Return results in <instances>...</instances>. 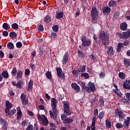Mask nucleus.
Returning a JSON list of instances; mask_svg holds the SVG:
<instances>
[{
	"label": "nucleus",
	"mask_w": 130,
	"mask_h": 130,
	"mask_svg": "<svg viewBox=\"0 0 130 130\" xmlns=\"http://www.w3.org/2000/svg\"><path fill=\"white\" fill-rule=\"evenodd\" d=\"M95 123H96V117H94L92 118V124L90 126L91 130H94L95 129Z\"/></svg>",
	"instance_id": "15"
},
{
	"label": "nucleus",
	"mask_w": 130,
	"mask_h": 130,
	"mask_svg": "<svg viewBox=\"0 0 130 130\" xmlns=\"http://www.w3.org/2000/svg\"><path fill=\"white\" fill-rule=\"evenodd\" d=\"M104 114H105V112H101L99 114V118L100 119H102V118H103L104 117Z\"/></svg>",
	"instance_id": "44"
},
{
	"label": "nucleus",
	"mask_w": 130,
	"mask_h": 130,
	"mask_svg": "<svg viewBox=\"0 0 130 130\" xmlns=\"http://www.w3.org/2000/svg\"><path fill=\"white\" fill-rule=\"evenodd\" d=\"M25 76H28V75H30V70H29V69L25 70Z\"/></svg>",
	"instance_id": "60"
},
{
	"label": "nucleus",
	"mask_w": 130,
	"mask_h": 130,
	"mask_svg": "<svg viewBox=\"0 0 130 130\" xmlns=\"http://www.w3.org/2000/svg\"><path fill=\"white\" fill-rule=\"evenodd\" d=\"M16 112H17V110L15 109H13L9 113V115H14Z\"/></svg>",
	"instance_id": "49"
},
{
	"label": "nucleus",
	"mask_w": 130,
	"mask_h": 130,
	"mask_svg": "<svg viewBox=\"0 0 130 130\" xmlns=\"http://www.w3.org/2000/svg\"><path fill=\"white\" fill-rule=\"evenodd\" d=\"M42 124H43V125H44L45 126H47V125H48V123H49V122H48V119H47V118H45L42 121Z\"/></svg>",
	"instance_id": "25"
},
{
	"label": "nucleus",
	"mask_w": 130,
	"mask_h": 130,
	"mask_svg": "<svg viewBox=\"0 0 130 130\" xmlns=\"http://www.w3.org/2000/svg\"><path fill=\"white\" fill-rule=\"evenodd\" d=\"M2 76L5 79H8V78H9V73H8V71H3L2 72Z\"/></svg>",
	"instance_id": "29"
},
{
	"label": "nucleus",
	"mask_w": 130,
	"mask_h": 130,
	"mask_svg": "<svg viewBox=\"0 0 130 130\" xmlns=\"http://www.w3.org/2000/svg\"><path fill=\"white\" fill-rule=\"evenodd\" d=\"M81 77L82 78H85V79H89L90 78V76L87 73H82L81 74Z\"/></svg>",
	"instance_id": "30"
},
{
	"label": "nucleus",
	"mask_w": 130,
	"mask_h": 130,
	"mask_svg": "<svg viewBox=\"0 0 130 130\" xmlns=\"http://www.w3.org/2000/svg\"><path fill=\"white\" fill-rule=\"evenodd\" d=\"M72 74H73V76H74L75 77H77V76H78V75H79L78 71H76V70H73L72 71Z\"/></svg>",
	"instance_id": "55"
},
{
	"label": "nucleus",
	"mask_w": 130,
	"mask_h": 130,
	"mask_svg": "<svg viewBox=\"0 0 130 130\" xmlns=\"http://www.w3.org/2000/svg\"><path fill=\"white\" fill-rule=\"evenodd\" d=\"M38 119L40 121H42L46 117H45V115H38L37 116Z\"/></svg>",
	"instance_id": "35"
},
{
	"label": "nucleus",
	"mask_w": 130,
	"mask_h": 130,
	"mask_svg": "<svg viewBox=\"0 0 130 130\" xmlns=\"http://www.w3.org/2000/svg\"><path fill=\"white\" fill-rule=\"evenodd\" d=\"M9 36L11 38H16L18 35L15 31H12L10 33Z\"/></svg>",
	"instance_id": "32"
},
{
	"label": "nucleus",
	"mask_w": 130,
	"mask_h": 130,
	"mask_svg": "<svg viewBox=\"0 0 130 130\" xmlns=\"http://www.w3.org/2000/svg\"><path fill=\"white\" fill-rule=\"evenodd\" d=\"M29 101H28L27 99H25L22 100V104L23 105H27V104H29Z\"/></svg>",
	"instance_id": "50"
},
{
	"label": "nucleus",
	"mask_w": 130,
	"mask_h": 130,
	"mask_svg": "<svg viewBox=\"0 0 130 130\" xmlns=\"http://www.w3.org/2000/svg\"><path fill=\"white\" fill-rule=\"evenodd\" d=\"M16 47H17L18 48H21L22 47V43L17 42L16 43Z\"/></svg>",
	"instance_id": "57"
},
{
	"label": "nucleus",
	"mask_w": 130,
	"mask_h": 130,
	"mask_svg": "<svg viewBox=\"0 0 130 130\" xmlns=\"http://www.w3.org/2000/svg\"><path fill=\"white\" fill-rule=\"evenodd\" d=\"M3 29H5V30H9L10 28V25L7 23H4L3 25Z\"/></svg>",
	"instance_id": "31"
},
{
	"label": "nucleus",
	"mask_w": 130,
	"mask_h": 130,
	"mask_svg": "<svg viewBox=\"0 0 130 130\" xmlns=\"http://www.w3.org/2000/svg\"><path fill=\"white\" fill-rule=\"evenodd\" d=\"M51 102L53 112H56V111H57V109H56V104L57 103V100L53 98L51 99Z\"/></svg>",
	"instance_id": "5"
},
{
	"label": "nucleus",
	"mask_w": 130,
	"mask_h": 130,
	"mask_svg": "<svg viewBox=\"0 0 130 130\" xmlns=\"http://www.w3.org/2000/svg\"><path fill=\"white\" fill-rule=\"evenodd\" d=\"M109 7H115L116 6V2L112 1L109 3Z\"/></svg>",
	"instance_id": "38"
},
{
	"label": "nucleus",
	"mask_w": 130,
	"mask_h": 130,
	"mask_svg": "<svg viewBox=\"0 0 130 130\" xmlns=\"http://www.w3.org/2000/svg\"><path fill=\"white\" fill-rule=\"evenodd\" d=\"M89 86V90L91 92H94L95 91V85L93 83H90Z\"/></svg>",
	"instance_id": "36"
},
{
	"label": "nucleus",
	"mask_w": 130,
	"mask_h": 130,
	"mask_svg": "<svg viewBox=\"0 0 130 130\" xmlns=\"http://www.w3.org/2000/svg\"><path fill=\"white\" fill-rule=\"evenodd\" d=\"M5 104L7 108L11 109V108L13 107V104H12L9 101H6Z\"/></svg>",
	"instance_id": "22"
},
{
	"label": "nucleus",
	"mask_w": 130,
	"mask_h": 130,
	"mask_svg": "<svg viewBox=\"0 0 130 130\" xmlns=\"http://www.w3.org/2000/svg\"><path fill=\"white\" fill-rule=\"evenodd\" d=\"M56 72L58 78H60L61 77V74H62V71L61 70V68H56Z\"/></svg>",
	"instance_id": "21"
},
{
	"label": "nucleus",
	"mask_w": 130,
	"mask_h": 130,
	"mask_svg": "<svg viewBox=\"0 0 130 130\" xmlns=\"http://www.w3.org/2000/svg\"><path fill=\"white\" fill-rule=\"evenodd\" d=\"M123 63H124V66H125V67H126V68H128V67H129V66H130L129 59L124 58Z\"/></svg>",
	"instance_id": "14"
},
{
	"label": "nucleus",
	"mask_w": 130,
	"mask_h": 130,
	"mask_svg": "<svg viewBox=\"0 0 130 130\" xmlns=\"http://www.w3.org/2000/svg\"><path fill=\"white\" fill-rule=\"evenodd\" d=\"M22 81L20 80L18 81L16 85L17 88H19V89H22Z\"/></svg>",
	"instance_id": "42"
},
{
	"label": "nucleus",
	"mask_w": 130,
	"mask_h": 130,
	"mask_svg": "<svg viewBox=\"0 0 130 130\" xmlns=\"http://www.w3.org/2000/svg\"><path fill=\"white\" fill-rule=\"evenodd\" d=\"M45 76L47 78V79H49V80H51V73L49 71L47 72V73L45 74Z\"/></svg>",
	"instance_id": "37"
},
{
	"label": "nucleus",
	"mask_w": 130,
	"mask_h": 130,
	"mask_svg": "<svg viewBox=\"0 0 130 130\" xmlns=\"http://www.w3.org/2000/svg\"><path fill=\"white\" fill-rule=\"evenodd\" d=\"M123 86L125 89H130V80H126Z\"/></svg>",
	"instance_id": "16"
},
{
	"label": "nucleus",
	"mask_w": 130,
	"mask_h": 130,
	"mask_svg": "<svg viewBox=\"0 0 130 130\" xmlns=\"http://www.w3.org/2000/svg\"><path fill=\"white\" fill-rule=\"evenodd\" d=\"M99 103H100L101 106H104V100L103 99H100Z\"/></svg>",
	"instance_id": "52"
},
{
	"label": "nucleus",
	"mask_w": 130,
	"mask_h": 130,
	"mask_svg": "<svg viewBox=\"0 0 130 130\" xmlns=\"http://www.w3.org/2000/svg\"><path fill=\"white\" fill-rule=\"evenodd\" d=\"M62 104H63V109H70V103L67 101H63Z\"/></svg>",
	"instance_id": "18"
},
{
	"label": "nucleus",
	"mask_w": 130,
	"mask_h": 130,
	"mask_svg": "<svg viewBox=\"0 0 130 130\" xmlns=\"http://www.w3.org/2000/svg\"><path fill=\"white\" fill-rule=\"evenodd\" d=\"M89 58H90L91 60H93V61H97V58H96V57H95V56H94L93 54H91L89 56Z\"/></svg>",
	"instance_id": "43"
},
{
	"label": "nucleus",
	"mask_w": 130,
	"mask_h": 130,
	"mask_svg": "<svg viewBox=\"0 0 130 130\" xmlns=\"http://www.w3.org/2000/svg\"><path fill=\"white\" fill-rule=\"evenodd\" d=\"M113 86L115 89H113V92H114L115 94H117L118 97L121 98L122 96V93H121V92H120V90L118 89V88L117 87V85H116V84H114Z\"/></svg>",
	"instance_id": "8"
},
{
	"label": "nucleus",
	"mask_w": 130,
	"mask_h": 130,
	"mask_svg": "<svg viewBox=\"0 0 130 130\" xmlns=\"http://www.w3.org/2000/svg\"><path fill=\"white\" fill-rule=\"evenodd\" d=\"M73 121H74V120H73V119L67 118L64 121H63V123H64L65 124H68L72 123Z\"/></svg>",
	"instance_id": "23"
},
{
	"label": "nucleus",
	"mask_w": 130,
	"mask_h": 130,
	"mask_svg": "<svg viewBox=\"0 0 130 130\" xmlns=\"http://www.w3.org/2000/svg\"><path fill=\"white\" fill-rule=\"evenodd\" d=\"M23 77V72L21 71H19L17 73V77L16 79L18 80H20V79H22Z\"/></svg>",
	"instance_id": "20"
},
{
	"label": "nucleus",
	"mask_w": 130,
	"mask_h": 130,
	"mask_svg": "<svg viewBox=\"0 0 130 130\" xmlns=\"http://www.w3.org/2000/svg\"><path fill=\"white\" fill-rule=\"evenodd\" d=\"M7 47L10 50L14 49V44H13L12 42L8 43L7 44Z\"/></svg>",
	"instance_id": "33"
},
{
	"label": "nucleus",
	"mask_w": 130,
	"mask_h": 130,
	"mask_svg": "<svg viewBox=\"0 0 130 130\" xmlns=\"http://www.w3.org/2000/svg\"><path fill=\"white\" fill-rule=\"evenodd\" d=\"M20 99L22 101L25 100V99H26V94L24 93H22L20 95Z\"/></svg>",
	"instance_id": "48"
},
{
	"label": "nucleus",
	"mask_w": 130,
	"mask_h": 130,
	"mask_svg": "<svg viewBox=\"0 0 130 130\" xmlns=\"http://www.w3.org/2000/svg\"><path fill=\"white\" fill-rule=\"evenodd\" d=\"M122 47H123V44L122 43H119L117 48V52H120Z\"/></svg>",
	"instance_id": "27"
},
{
	"label": "nucleus",
	"mask_w": 130,
	"mask_h": 130,
	"mask_svg": "<svg viewBox=\"0 0 130 130\" xmlns=\"http://www.w3.org/2000/svg\"><path fill=\"white\" fill-rule=\"evenodd\" d=\"M52 30L54 32H58V26L57 25H54L52 27Z\"/></svg>",
	"instance_id": "46"
},
{
	"label": "nucleus",
	"mask_w": 130,
	"mask_h": 130,
	"mask_svg": "<svg viewBox=\"0 0 130 130\" xmlns=\"http://www.w3.org/2000/svg\"><path fill=\"white\" fill-rule=\"evenodd\" d=\"M12 28H13L14 30H17L19 29V25L17 23H13L12 25Z\"/></svg>",
	"instance_id": "41"
},
{
	"label": "nucleus",
	"mask_w": 130,
	"mask_h": 130,
	"mask_svg": "<svg viewBox=\"0 0 130 130\" xmlns=\"http://www.w3.org/2000/svg\"><path fill=\"white\" fill-rule=\"evenodd\" d=\"M123 125L125 127H126V128H128V126H129V122L126 119H125L123 122Z\"/></svg>",
	"instance_id": "34"
},
{
	"label": "nucleus",
	"mask_w": 130,
	"mask_h": 130,
	"mask_svg": "<svg viewBox=\"0 0 130 130\" xmlns=\"http://www.w3.org/2000/svg\"><path fill=\"white\" fill-rule=\"evenodd\" d=\"M63 17V13L61 12H57L56 13V19H61Z\"/></svg>",
	"instance_id": "17"
},
{
	"label": "nucleus",
	"mask_w": 130,
	"mask_h": 130,
	"mask_svg": "<svg viewBox=\"0 0 130 130\" xmlns=\"http://www.w3.org/2000/svg\"><path fill=\"white\" fill-rule=\"evenodd\" d=\"M3 36H4V37H7V36H8L9 35V32H8V31H4L3 32Z\"/></svg>",
	"instance_id": "59"
},
{
	"label": "nucleus",
	"mask_w": 130,
	"mask_h": 130,
	"mask_svg": "<svg viewBox=\"0 0 130 130\" xmlns=\"http://www.w3.org/2000/svg\"><path fill=\"white\" fill-rule=\"evenodd\" d=\"M100 39L103 41L104 46L106 47L108 45V43H109V36L106 34L104 31H101Z\"/></svg>",
	"instance_id": "1"
},
{
	"label": "nucleus",
	"mask_w": 130,
	"mask_h": 130,
	"mask_svg": "<svg viewBox=\"0 0 130 130\" xmlns=\"http://www.w3.org/2000/svg\"><path fill=\"white\" fill-rule=\"evenodd\" d=\"M26 130H33V125H30L26 128Z\"/></svg>",
	"instance_id": "63"
},
{
	"label": "nucleus",
	"mask_w": 130,
	"mask_h": 130,
	"mask_svg": "<svg viewBox=\"0 0 130 130\" xmlns=\"http://www.w3.org/2000/svg\"><path fill=\"white\" fill-rule=\"evenodd\" d=\"M33 87V80L30 79L28 82L27 91H32V88Z\"/></svg>",
	"instance_id": "12"
},
{
	"label": "nucleus",
	"mask_w": 130,
	"mask_h": 130,
	"mask_svg": "<svg viewBox=\"0 0 130 130\" xmlns=\"http://www.w3.org/2000/svg\"><path fill=\"white\" fill-rule=\"evenodd\" d=\"M90 16L92 19V22L93 23H96L98 20V12H97V9L96 7H92L90 13Z\"/></svg>",
	"instance_id": "2"
},
{
	"label": "nucleus",
	"mask_w": 130,
	"mask_h": 130,
	"mask_svg": "<svg viewBox=\"0 0 130 130\" xmlns=\"http://www.w3.org/2000/svg\"><path fill=\"white\" fill-rule=\"evenodd\" d=\"M120 28L121 30H122L123 31H124L126 30V28H127V24L126 23H122L120 26Z\"/></svg>",
	"instance_id": "19"
},
{
	"label": "nucleus",
	"mask_w": 130,
	"mask_h": 130,
	"mask_svg": "<svg viewBox=\"0 0 130 130\" xmlns=\"http://www.w3.org/2000/svg\"><path fill=\"white\" fill-rule=\"evenodd\" d=\"M115 115L118 116L119 117V118H121L122 119H123V118H124L125 114H123L122 111H120L118 109L115 110Z\"/></svg>",
	"instance_id": "6"
},
{
	"label": "nucleus",
	"mask_w": 130,
	"mask_h": 130,
	"mask_svg": "<svg viewBox=\"0 0 130 130\" xmlns=\"http://www.w3.org/2000/svg\"><path fill=\"white\" fill-rule=\"evenodd\" d=\"M44 21L46 23H49L51 21V17L49 15H47L45 17Z\"/></svg>",
	"instance_id": "24"
},
{
	"label": "nucleus",
	"mask_w": 130,
	"mask_h": 130,
	"mask_svg": "<svg viewBox=\"0 0 130 130\" xmlns=\"http://www.w3.org/2000/svg\"><path fill=\"white\" fill-rule=\"evenodd\" d=\"M118 76L122 80H124V78H125V75L122 72H120L118 74Z\"/></svg>",
	"instance_id": "39"
},
{
	"label": "nucleus",
	"mask_w": 130,
	"mask_h": 130,
	"mask_svg": "<svg viewBox=\"0 0 130 130\" xmlns=\"http://www.w3.org/2000/svg\"><path fill=\"white\" fill-rule=\"evenodd\" d=\"M64 113L66 114V115L69 116L72 114V111H71V108L69 109H63Z\"/></svg>",
	"instance_id": "26"
},
{
	"label": "nucleus",
	"mask_w": 130,
	"mask_h": 130,
	"mask_svg": "<svg viewBox=\"0 0 130 130\" xmlns=\"http://www.w3.org/2000/svg\"><path fill=\"white\" fill-rule=\"evenodd\" d=\"M5 113H6V115H10V109H9V108H6L5 109Z\"/></svg>",
	"instance_id": "56"
},
{
	"label": "nucleus",
	"mask_w": 130,
	"mask_h": 130,
	"mask_svg": "<svg viewBox=\"0 0 130 130\" xmlns=\"http://www.w3.org/2000/svg\"><path fill=\"white\" fill-rule=\"evenodd\" d=\"M116 127H117V128H122L123 125L121 124V123H117L116 124Z\"/></svg>",
	"instance_id": "45"
},
{
	"label": "nucleus",
	"mask_w": 130,
	"mask_h": 130,
	"mask_svg": "<svg viewBox=\"0 0 130 130\" xmlns=\"http://www.w3.org/2000/svg\"><path fill=\"white\" fill-rule=\"evenodd\" d=\"M110 12H111V8L109 7L105 6L102 8V12L103 15H107L110 14Z\"/></svg>",
	"instance_id": "7"
},
{
	"label": "nucleus",
	"mask_w": 130,
	"mask_h": 130,
	"mask_svg": "<svg viewBox=\"0 0 130 130\" xmlns=\"http://www.w3.org/2000/svg\"><path fill=\"white\" fill-rule=\"evenodd\" d=\"M121 101H122V103H124V104H128V101H127V100H126L125 98H122L121 99Z\"/></svg>",
	"instance_id": "53"
},
{
	"label": "nucleus",
	"mask_w": 130,
	"mask_h": 130,
	"mask_svg": "<svg viewBox=\"0 0 130 130\" xmlns=\"http://www.w3.org/2000/svg\"><path fill=\"white\" fill-rule=\"evenodd\" d=\"M39 31H43V30H44V28H43V25L42 24H40L39 25Z\"/></svg>",
	"instance_id": "62"
},
{
	"label": "nucleus",
	"mask_w": 130,
	"mask_h": 130,
	"mask_svg": "<svg viewBox=\"0 0 130 130\" xmlns=\"http://www.w3.org/2000/svg\"><path fill=\"white\" fill-rule=\"evenodd\" d=\"M106 125L107 128H111V122L109 119H107L106 120Z\"/></svg>",
	"instance_id": "28"
},
{
	"label": "nucleus",
	"mask_w": 130,
	"mask_h": 130,
	"mask_svg": "<svg viewBox=\"0 0 130 130\" xmlns=\"http://www.w3.org/2000/svg\"><path fill=\"white\" fill-rule=\"evenodd\" d=\"M79 84L80 85V86H81V87L82 88V89H85V87H86V84H85V83L83 81H80Z\"/></svg>",
	"instance_id": "51"
},
{
	"label": "nucleus",
	"mask_w": 130,
	"mask_h": 130,
	"mask_svg": "<svg viewBox=\"0 0 130 130\" xmlns=\"http://www.w3.org/2000/svg\"><path fill=\"white\" fill-rule=\"evenodd\" d=\"M87 38L85 36H82L81 37V40L82 42V46H90L92 43L90 40H86Z\"/></svg>",
	"instance_id": "3"
},
{
	"label": "nucleus",
	"mask_w": 130,
	"mask_h": 130,
	"mask_svg": "<svg viewBox=\"0 0 130 130\" xmlns=\"http://www.w3.org/2000/svg\"><path fill=\"white\" fill-rule=\"evenodd\" d=\"M51 38H56V37H57L56 33H55V32H52L51 33Z\"/></svg>",
	"instance_id": "58"
},
{
	"label": "nucleus",
	"mask_w": 130,
	"mask_h": 130,
	"mask_svg": "<svg viewBox=\"0 0 130 130\" xmlns=\"http://www.w3.org/2000/svg\"><path fill=\"white\" fill-rule=\"evenodd\" d=\"M69 53L68 52H66L63 56L62 59V64H66L67 62L69 61Z\"/></svg>",
	"instance_id": "10"
},
{
	"label": "nucleus",
	"mask_w": 130,
	"mask_h": 130,
	"mask_svg": "<svg viewBox=\"0 0 130 130\" xmlns=\"http://www.w3.org/2000/svg\"><path fill=\"white\" fill-rule=\"evenodd\" d=\"M11 75H12L13 77L16 76L17 75V68H14L11 72Z\"/></svg>",
	"instance_id": "40"
},
{
	"label": "nucleus",
	"mask_w": 130,
	"mask_h": 130,
	"mask_svg": "<svg viewBox=\"0 0 130 130\" xmlns=\"http://www.w3.org/2000/svg\"><path fill=\"white\" fill-rule=\"evenodd\" d=\"M116 35H118L120 38H128V37H130V31L128 30L127 31H124L123 32L122 34L120 32H118Z\"/></svg>",
	"instance_id": "4"
},
{
	"label": "nucleus",
	"mask_w": 130,
	"mask_h": 130,
	"mask_svg": "<svg viewBox=\"0 0 130 130\" xmlns=\"http://www.w3.org/2000/svg\"><path fill=\"white\" fill-rule=\"evenodd\" d=\"M79 73H85L86 72V66H80L77 70Z\"/></svg>",
	"instance_id": "13"
},
{
	"label": "nucleus",
	"mask_w": 130,
	"mask_h": 130,
	"mask_svg": "<svg viewBox=\"0 0 130 130\" xmlns=\"http://www.w3.org/2000/svg\"><path fill=\"white\" fill-rule=\"evenodd\" d=\"M114 18H115L116 19H118V17H119V13H118V12H116V13H114Z\"/></svg>",
	"instance_id": "61"
},
{
	"label": "nucleus",
	"mask_w": 130,
	"mask_h": 130,
	"mask_svg": "<svg viewBox=\"0 0 130 130\" xmlns=\"http://www.w3.org/2000/svg\"><path fill=\"white\" fill-rule=\"evenodd\" d=\"M107 53L109 56H112L114 54V52L113 51V48L111 46L108 47Z\"/></svg>",
	"instance_id": "11"
},
{
	"label": "nucleus",
	"mask_w": 130,
	"mask_h": 130,
	"mask_svg": "<svg viewBox=\"0 0 130 130\" xmlns=\"http://www.w3.org/2000/svg\"><path fill=\"white\" fill-rule=\"evenodd\" d=\"M71 87L73 89H74V90H75L76 93H79L81 90L80 86H79V85H78V84L76 83H72L71 84Z\"/></svg>",
	"instance_id": "9"
},
{
	"label": "nucleus",
	"mask_w": 130,
	"mask_h": 130,
	"mask_svg": "<svg viewBox=\"0 0 130 130\" xmlns=\"http://www.w3.org/2000/svg\"><path fill=\"white\" fill-rule=\"evenodd\" d=\"M67 115H66V114H62L61 115V119L63 121H64L67 119Z\"/></svg>",
	"instance_id": "47"
},
{
	"label": "nucleus",
	"mask_w": 130,
	"mask_h": 130,
	"mask_svg": "<svg viewBox=\"0 0 130 130\" xmlns=\"http://www.w3.org/2000/svg\"><path fill=\"white\" fill-rule=\"evenodd\" d=\"M53 112L54 114L53 115L52 117H53L54 120H56V118H57L56 114L57 113V111H56L55 112Z\"/></svg>",
	"instance_id": "54"
},
{
	"label": "nucleus",
	"mask_w": 130,
	"mask_h": 130,
	"mask_svg": "<svg viewBox=\"0 0 130 130\" xmlns=\"http://www.w3.org/2000/svg\"><path fill=\"white\" fill-rule=\"evenodd\" d=\"M94 115H95V116H97V115H98V109H96L94 110Z\"/></svg>",
	"instance_id": "64"
}]
</instances>
